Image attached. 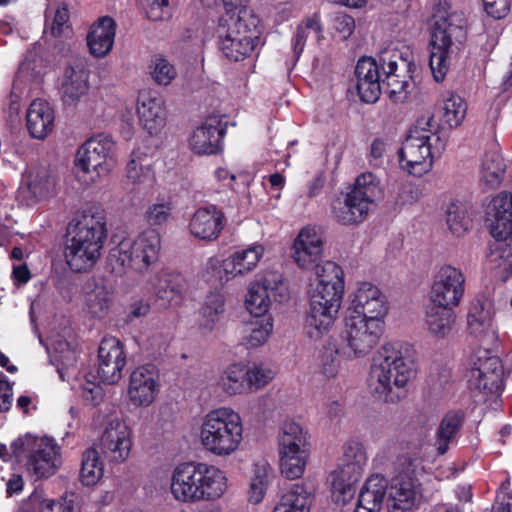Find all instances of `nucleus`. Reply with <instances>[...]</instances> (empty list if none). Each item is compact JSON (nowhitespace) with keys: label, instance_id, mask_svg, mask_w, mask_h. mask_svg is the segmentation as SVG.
I'll list each match as a JSON object with an SVG mask.
<instances>
[{"label":"nucleus","instance_id":"1","mask_svg":"<svg viewBox=\"0 0 512 512\" xmlns=\"http://www.w3.org/2000/svg\"><path fill=\"white\" fill-rule=\"evenodd\" d=\"M107 227L101 212H84L69 223L64 247V258L74 272L93 268L101 257Z\"/></svg>","mask_w":512,"mask_h":512},{"label":"nucleus","instance_id":"2","mask_svg":"<svg viewBox=\"0 0 512 512\" xmlns=\"http://www.w3.org/2000/svg\"><path fill=\"white\" fill-rule=\"evenodd\" d=\"M171 494L182 503L220 499L227 490V477L217 466L204 462L178 464L171 476Z\"/></svg>","mask_w":512,"mask_h":512},{"label":"nucleus","instance_id":"3","mask_svg":"<svg viewBox=\"0 0 512 512\" xmlns=\"http://www.w3.org/2000/svg\"><path fill=\"white\" fill-rule=\"evenodd\" d=\"M446 141L438 132L431 114L420 116L409 130L399 150L401 168L414 176L430 171L433 159L445 150Z\"/></svg>","mask_w":512,"mask_h":512},{"label":"nucleus","instance_id":"4","mask_svg":"<svg viewBox=\"0 0 512 512\" xmlns=\"http://www.w3.org/2000/svg\"><path fill=\"white\" fill-rule=\"evenodd\" d=\"M243 421L230 408L209 411L200 426V443L204 450L217 457H229L236 453L243 442Z\"/></svg>","mask_w":512,"mask_h":512},{"label":"nucleus","instance_id":"5","mask_svg":"<svg viewBox=\"0 0 512 512\" xmlns=\"http://www.w3.org/2000/svg\"><path fill=\"white\" fill-rule=\"evenodd\" d=\"M160 251V234L155 229H147L113 247L108 255V266L115 275H123L129 269L145 273L158 261Z\"/></svg>","mask_w":512,"mask_h":512},{"label":"nucleus","instance_id":"6","mask_svg":"<svg viewBox=\"0 0 512 512\" xmlns=\"http://www.w3.org/2000/svg\"><path fill=\"white\" fill-rule=\"evenodd\" d=\"M74 164L77 177L86 184H94L116 167V143L108 135H95L79 147Z\"/></svg>","mask_w":512,"mask_h":512},{"label":"nucleus","instance_id":"7","mask_svg":"<svg viewBox=\"0 0 512 512\" xmlns=\"http://www.w3.org/2000/svg\"><path fill=\"white\" fill-rule=\"evenodd\" d=\"M396 475L388 488L389 512L410 510L421 495V484L417 475L423 470L421 459L409 452L400 453L395 460Z\"/></svg>","mask_w":512,"mask_h":512},{"label":"nucleus","instance_id":"8","mask_svg":"<svg viewBox=\"0 0 512 512\" xmlns=\"http://www.w3.org/2000/svg\"><path fill=\"white\" fill-rule=\"evenodd\" d=\"M382 195L380 183L370 172L359 175L344 201H338L333 207L337 221L344 225L362 222L368 215L371 204Z\"/></svg>","mask_w":512,"mask_h":512},{"label":"nucleus","instance_id":"9","mask_svg":"<svg viewBox=\"0 0 512 512\" xmlns=\"http://www.w3.org/2000/svg\"><path fill=\"white\" fill-rule=\"evenodd\" d=\"M416 374L413 359L387 343L372 358L368 380L370 384H408Z\"/></svg>","mask_w":512,"mask_h":512},{"label":"nucleus","instance_id":"10","mask_svg":"<svg viewBox=\"0 0 512 512\" xmlns=\"http://www.w3.org/2000/svg\"><path fill=\"white\" fill-rule=\"evenodd\" d=\"M383 332L384 323L377 319L345 315L341 332L343 350L348 357H364L378 345Z\"/></svg>","mask_w":512,"mask_h":512},{"label":"nucleus","instance_id":"11","mask_svg":"<svg viewBox=\"0 0 512 512\" xmlns=\"http://www.w3.org/2000/svg\"><path fill=\"white\" fill-rule=\"evenodd\" d=\"M14 454L21 457L27 453L28 467L38 477H48L57 469L59 447L52 438L26 436L11 445Z\"/></svg>","mask_w":512,"mask_h":512},{"label":"nucleus","instance_id":"12","mask_svg":"<svg viewBox=\"0 0 512 512\" xmlns=\"http://www.w3.org/2000/svg\"><path fill=\"white\" fill-rule=\"evenodd\" d=\"M341 303L342 299L319 293L309 294L304 321L305 333L309 339L318 342L330 333L337 320Z\"/></svg>","mask_w":512,"mask_h":512},{"label":"nucleus","instance_id":"13","mask_svg":"<svg viewBox=\"0 0 512 512\" xmlns=\"http://www.w3.org/2000/svg\"><path fill=\"white\" fill-rule=\"evenodd\" d=\"M431 35V54L429 65L436 82L444 80L449 70V53L453 45L452 39L461 29L448 21V12H438L434 15Z\"/></svg>","mask_w":512,"mask_h":512},{"label":"nucleus","instance_id":"14","mask_svg":"<svg viewBox=\"0 0 512 512\" xmlns=\"http://www.w3.org/2000/svg\"><path fill=\"white\" fill-rule=\"evenodd\" d=\"M465 275L457 267L443 265L435 273L429 293L431 304L454 309L459 306L465 292Z\"/></svg>","mask_w":512,"mask_h":512},{"label":"nucleus","instance_id":"15","mask_svg":"<svg viewBox=\"0 0 512 512\" xmlns=\"http://www.w3.org/2000/svg\"><path fill=\"white\" fill-rule=\"evenodd\" d=\"M389 303L384 293L370 282H362L349 295L345 315L363 316L385 323Z\"/></svg>","mask_w":512,"mask_h":512},{"label":"nucleus","instance_id":"16","mask_svg":"<svg viewBox=\"0 0 512 512\" xmlns=\"http://www.w3.org/2000/svg\"><path fill=\"white\" fill-rule=\"evenodd\" d=\"M271 295L276 301L282 302L288 298L287 289L278 273L266 275L262 281L253 282L249 285L245 306L255 318L266 317L271 305Z\"/></svg>","mask_w":512,"mask_h":512},{"label":"nucleus","instance_id":"17","mask_svg":"<svg viewBox=\"0 0 512 512\" xmlns=\"http://www.w3.org/2000/svg\"><path fill=\"white\" fill-rule=\"evenodd\" d=\"M204 5L222 4L225 15L220 19L218 36L219 40L230 38H242V36L257 37L258 32L254 23L249 24L244 16H241L245 8L246 0H200Z\"/></svg>","mask_w":512,"mask_h":512},{"label":"nucleus","instance_id":"18","mask_svg":"<svg viewBox=\"0 0 512 512\" xmlns=\"http://www.w3.org/2000/svg\"><path fill=\"white\" fill-rule=\"evenodd\" d=\"M98 377L101 384H117L126 364L123 345L114 336H105L98 349Z\"/></svg>","mask_w":512,"mask_h":512},{"label":"nucleus","instance_id":"19","mask_svg":"<svg viewBox=\"0 0 512 512\" xmlns=\"http://www.w3.org/2000/svg\"><path fill=\"white\" fill-rule=\"evenodd\" d=\"M494 302L488 294H480L471 304L467 323L469 331L475 337L493 342L498 338V329L494 321Z\"/></svg>","mask_w":512,"mask_h":512},{"label":"nucleus","instance_id":"20","mask_svg":"<svg viewBox=\"0 0 512 512\" xmlns=\"http://www.w3.org/2000/svg\"><path fill=\"white\" fill-rule=\"evenodd\" d=\"M132 447L131 430L121 419L109 422L101 437V450L105 458L113 463H123Z\"/></svg>","mask_w":512,"mask_h":512},{"label":"nucleus","instance_id":"21","mask_svg":"<svg viewBox=\"0 0 512 512\" xmlns=\"http://www.w3.org/2000/svg\"><path fill=\"white\" fill-rule=\"evenodd\" d=\"M55 191V179L45 167L29 169L23 176L18 190L19 199L33 206L51 197Z\"/></svg>","mask_w":512,"mask_h":512},{"label":"nucleus","instance_id":"22","mask_svg":"<svg viewBox=\"0 0 512 512\" xmlns=\"http://www.w3.org/2000/svg\"><path fill=\"white\" fill-rule=\"evenodd\" d=\"M264 254L265 247L258 242L236 250L222 261L220 280L229 281L246 276L256 269Z\"/></svg>","mask_w":512,"mask_h":512},{"label":"nucleus","instance_id":"23","mask_svg":"<svg viewBox=\"0 0 512 512\" xmlns=\"http://www.w3.org/2000/svg\"><path fill=\"white\" fill-rule=\"evenodd\" d=\"M137 114L142 128L151 136L159 135L166 125L165 103L150 91L139 93Z\"/></svg>","mask_w":512,"mask_h":512},{"label":"nucleus","instance_id":"24","mask_svg":"<svg viewBox=\"0 0 512 512\" xmlns=\"http://www.w3.org/2000/svg\"><path fill=\"white\" fill-rule=\"evenodd\" d=\"M323 245V239L316 228L306 226L294 240L293 259L300 268L313 269L322 257Z\"/></svg>","mask_w":512,"mask_h":512},{"label":"nucleus","instance_id":"25","mask_svg":"<svg viewBox=\"0 0 512 512\" xmlns=\"http://www.w3.org/2000/svg\"><path fill=\"white\" fill-rule=\"evenodd\" d=\"M487 216L492 237L496 241L507 240L512 234V194L500 192L493 197Z\"/></svg>","mask_w":512,"mask_h":512},{"label":"nucleus","instance_id":"26","mask_svg":"<svg viewBox=\"0 0 512 512\" xmlns=\"http://www.w3.org/2000/svg\"><path fill=\"white\" fill-rule=\"evenodd\" d=\"M224 135L222 120L218 116H209L190 136L189 146L198 155H211L221 148Z\"/></svg>","mask_w":512,"mask_h":512},{"label":"nucleus","instance_id":"27","mask_svg":"<svg viewBox=\"0 0 512 512\" xmlns=\"http://www.w3.org/2000/svg\"><path fill=\"white\" fill-rule=\"evenodd\" d=\"M356 86L360 99L375 103L381 95L379 65L371 57H362L355 68Z\"/></svg>","mask_w":512,"mask_h":512},{"label":"nucleus","instance_id":"28","mask_svg":"<svg viewBox=\"0 0 512 512\" xmlns=\"http://www.w3.org/2000/svg\"><path fill=\"white\" fill-rule=\"evenodd\" d=\"M224 227V215L215 206L198 208L189 223L191 234L204 241L216 240Z\"/></svg>","mask_w":512,"mask_h":512},{"label":"nucleus","instance_id":"29","mask_svg":"<svg viewBox=\"0 0 512 512\" xmlns=\"http://www.w3.org/2000/svg\"><path fill=\"white\" fill-rule=\"evenodd\" d=\"M503 366L499 357L489 350L480 349L473 357V366L468 375V384H498L502 380Z\"/></svg>","mask_w":512,"mask_h":512},{"label":"nucleus","instance_id":"30","mask_svg":"<svg viewBox=\"0 0 512 512\" xmlns=\"http://www.w3.org/2000/svg\"><path fill=\"white\" fill-rule=\"evenodd\" d=\"M314 269L317 283L310 293L343 299L345 283L342 268L333 261H325Z\"/></svg>","mask_w":512,"mask_h":512},{"label":"nucleus","instance_id":"31","mask_svg":"<svg viewBox=\"0 0 512 512\" xmlns=\"http://www.w3.org/2000/svg\"><path fill=\"white\" fill-rule=\"evenodd\" d=\"M151 286L161 301L160 306L166 307L180 302L186 289V280L180 273L162 271L151 279Z\"/></svg>","mask_w":512,"mask_h":512},{"label":"nucleus","instance_id":"32","mask_svg":"<svg viewBox=\"0 0 512 512\" xmlns=\"http://www.w3.org/2000/svg\"><path fill=\"white\" fill-rule=\"evenodd\" d=\"M88 77L87 71L80 65L65 68L59 90L65 105H76L86 95L89 89Z\"/></svg>","mask_w":512,"mask_h":512},{"label":"nucleus","instance_id":"33","mask_svg":"<svg viewBox=\"0 0 512 512\" xmlns=\"http://www.w3.org/2000/svg\"><path fill=\"white\" fill-rule=\"evenodd\" d=\"M27 128L33 138L44 139L54 128L55 114L43 99H35L27 110Z\"/></svg>","mask_w":512,"mask_h":512},{"label":"nucleus","instance_id":"34","mask_svg":"<svg viewBox=\"0 0 512 512\" xmlns=\"http://www.w3.org/2000/svg\"><path fill=\"white\" fill-rule=\"evenodd\" d=\"M385 78L382 80L386 87L389 98L395 103L405 102L409 94L414 89V81L411 75L398 74V64L396 61L390 60L386 64H382Z\"/></svg>","mask_w":512,"mask_h":512},{"label":"nucleus","instance_id":"35","mask_svg":"<svg viewBox=\"0 0 512 512\" xmlns=\"http://www.w3.org/2000/svg\"><path fill=\"white\" fill-rule=\"evenodd\" d=\"M115 22L112 18L104 16L95 23L87 36V44L92 55L101 58L108 54L114 44Z\"/></svg>","mask_w":512,"mask_h":512},{"label":"nucleus","instance_id":"36","mask_svg":"<svg viewBox=\"0 0 512 512\" xmlns=\"http://www.w3.org/2000/svg\"><path fill=\"white\" fill-rule=\"evenodd\" d=\"M387 487V481L383 476H370L359 493L354 512H379Z\"/></svg>","mask_w":512,"mask_h":512},{"label":"nucleus","instance_id":"37","mask_svg":"<svg viewBox=\"0 0 512 512\" xmlns=\"http://www.w3.org/2000/svg\"><path fill=\"white\" fill-rule=\"evenodd\" d=\"M506 164L498 148L487 150L480 159V181L490 189L497 188L505 175Z\"/></svg>","mask_w":512,"mask_h":512},{"label":"nucleus","instance_id":"38","mask_svg":"<svg viewBox=\"0 0 512 512\" xmlns=\"http://www.w3.org/2000/svg\"><path fill=\"white\" fill-rule=\"evenodd\" d=\"M225 312V298L220 292H210L200 310L198 325L203 334L211 333Z\"/></svg>","mask_w":512,"mask_h":512},{"label":"nucleus","instance_id":"39","mask_svg":"<svg viewBox=\"0 0 512 512\" xmlns=\"http://www.w3.org/2000/svg\"><path fill=\"white\" fill-rule=\"evenodd\" d=\"M279 451L310 452L308 431L295 421H285L279 434Z\"/></svg>","mask_w":512,"mask_h":512},{"label":"nucleus","instance_id":"40","mask_svg":"<svg viewBox=\"0 0 512 512\" xmlns=\"http://www.w3.org/2000/svg\"><path fill=\"white\" fill-rule=\"evenodd\" d=\"M224 375L226 380L233 383L268 384L274 378V371L263 365L248 369L243 363H234L225 370Z\"/></svg>","mask_w":512,"mask_h":512},{"label":"nucleus","instance_id":"41","mask_svg":"<svg viewBox=\"0 0 512 512\" xmlns=\"http://www.w3.org/2000/svg\"><path fill=\"white\" fill-rule=\"evenodd\" d=\"M455 323L453 309L440 306L427 307L425 312V325L429 334L435 338L443 339L452 331Z\"/></svg>","mask_w":512,"mask_h":512},{"label":"nucleus","instance_id":"42","mask_svg":"<svg viewBox=\"0 0 512 512\" xmlns=\"http://www.w3.org/2000/svg\"><path fill=\"white\" fill-rule=\"evenodd\" d=\"M487 265L494 273V276L506 281L512 276V240L510 243L497 241L491 248L488 255Z\"/></svg>","mask_w":512,"mask_h":512},{"label":"nucleus","instance_id":"43","mask_svg":"<svg viewBox=\"0 0 512 512\" xmlns=\"http://www.w3.org/2000/svg\"><path fill=\"white\" fill-rule=\"evenodd\" d=\"M126 178L135 186H149L154 182V173L147 155L133 150L126 165Z\"/></svg>","mask_w":512,"mask_h":512},{"label":"nucleus","instance_id":"44","mask_svg":"<svg viewBox=\"0 0 512 512\" xmlns=\"http://www.w3.org/2000/svg\"><path fill=\"white\" fill-rule=\"evenodd\" d=\"M273 318L259 317L246 324L242 343L248 348H258L264 345L273 333Z\"/></svg>","mask_w":512,"mask_h":512},{"label":"nucleus","instance_id":"45","mask_svg":"<svg viewBox=\"0 0 512 512\" xmlns=\"http://www.w3.org/2000/svg\"><path fill=\"white\" fill-rule=\"evenodd\" d=\"M310 493L303 485L293 484L280 498L273 512H309Z\"/></svg>","mask_w":512,"mask_h":512},{"label":"nucleus","instance_id":"46","mask_svg":"<svg viewBox=\"0 0 512 512\" xmlns=\"http://www.w3.org/2000/svg\"><path fill=\"white\" fill-rule=\"evenodd\" d=\"M467 113L466 101L458 94L449 92L443 98L442 120L450 128L459 127Z\"/></svg>","mask_w":512,"mask_h":512},{"label":"nucleus","instance_id":"47","mask_svg":"<svg viewBox=\"0 0 512 512\" xmlns=\"http://www.w3.org/2000/svg\"><path fill=\"white\" fill-rule=\"evenodd\" d=\"M322 31L323 29L320 22V17L317 13L306 17L297 25L296 31L291 40V45L296 60H298L301 56L309 34L314 32L318 37H322Z\"/></svg>","mask_w":512,"mask_h":512},{"label":"nucleus","instance_id":"48","mask_svg":"<svg viewBox=\"0 0 512 512\" xmlns=\"http://www.w3.org/2000/svg\"><path fill=\"white\" fill-rule=\"evenodd\" d=\"M281 474L289 480L300 478L306 469L310 452L279 451Z\"/></svg>","mask_w":512,"mask_h":512},{"label":"nucleus","instance_id":"49","mask_svg":"<svg viewBox=\"0 0 512 512\" xmlns=\"http://www.w3.org/2000/svg\"><path fill=\"white\" fill-rule=\"evenodd\" d=\"M257 37L242 36V38H230L219 40L222 53L230 60L240 61L249 56L255 47Z\"/></svg>","mask_w":512,"mask_h":512},{"label":"nucleus","instance_id":"50","mask_svg":"<svg viewBox=\"0 0 512 512\" xmlns=\"http://www.w3.org/2000/svg\"><path fill=\"white\" fill-rule=\"evenodd\" d=\"M103 475V464L95 448H88L82 456L80 480L86 486L96 484Z\"/></svg>","mask_w":512,"mask_h":512},{"label":"nucleus","instance_id":"51","mask_svg":"<svg viewBox=\"0 0 512 512\" xmlns=\"http://www.w3.org/2000/svg\"><path fill=\"white\" fill-rule=\"evenodd\" d=\"M463 417L460 412H449L442 419L437 432V450L443 455L448 450L450 440L461 426Z\"/></svg>","mask_w":512,"mask_h":512},{"label":"nucleus","instance_id":"52","mask_svg":"<svg viewBox=\"0 0 512 512\" xmlns=\"http://www.w3.org/2000/svg\"><path fill=\"white\" fill-rule=\"evenodd\" d=\"M86 304L93 317L101 318L107 314L112 304V295L101 286L87 294Z\"/></svg>","mask_w":512,"mask_h":512},{"label":"nucleus","instance_id":"53","mask_svg":"<svg viewBox=\"0 0 512 512\" xmlns=\"http://www.w3.org/2000/svg\"><path fill=\"white\" fill-rule=\"evenodd\" d=\"M150 76L158 85L167 86L177 76L175 66L162 56H155L150 62Z\"/></svg>","mask_w":512,"mask_h":512},{"label":"nucleus","instance_id":"54","mask_svg":"<svg viewBox=\"0 0 512 512\" xmlns=\"http://www.w3.org/2000/svg\"><path fill=\"white\" fill-rule=\"evenodd\" d=\"M30 504L38 512H77V505L73 496L63 497L59 501L52 499L40 500L37 496H34L30 499Z\"/></svg>","mask_w":512,"mask_h":512},{"label":"nucleus","instance_id":"55","mask_svg":"<svg viewBox=\"0 0 512 512\" xmlns=\"http://www.w3.org/2000/svg\"><path fill=\"white\" fill-rule=\"evenodd\" d=\"M447 224L449 229L456 235H461L469 229L470 219L467 216L466 208L461 203H451L447 207Z\"/></svg>","mask_w":512,"mask_h":512},{"label":"nucleus","instance_id":"56","mask_svg":"<svg viewBox=\"0 0 512 512\" xmlns=\"http://www.w3.org/2000/svg\"><path fill=\"white\" fill-rule=\"evenodd\" d=\"M340 462L365 467L367 464V454L363 444L356 440L347 441L343 445V454Z\"/></svg>","mask_w":512,"mask_h":512},{"label":"nucleus","instance_id":"57","mask_svg":"<svg viewBox=\"0 0 512 512\" xmlns=\"http://www.w3.org/2000/svg\"><path fill=\"white\" fill-rule=\"evenodd\" d=\"M171 212V202L162 200L151 204L147 208L145 212V219L148 224L152 226L162 225L169 220Z\"/></svg>","mask_w":512,"mask_h":512},{"label":"nucleus","instance_id":"58","mask_svg":"<svg viewBox=\"0 0 512 512\" xmlns=\"http://www.w3.org/2000/svg\"><path fill=\"white\" fill-rule=\"evenodd\" d=\"M50 341L56 360L66 367L73 365L76 361V353L72 348L71 343L60 336L51 338Z\"/></svg>","mask_w":512,"mask_h":512},{"label":"nucleus","instance_id":"59","mask_svg":"<svg viewBox=\"0 0 512 512\" xmlns=\"http://www.w3.org/2000/svg\"><path fill=\"white\" fill-rule=\"evenodd\" d=\"M157 386H129L128 396L130 402L135 406H148L154 399L158 390Z\"/></svg>","mask_w":512,"mask_h":512},{"label":"nucleus","instance_id":"60","mask_svg":"<svg viewBox=\"0 0 512 512\" xmlns=\"http://www.w3.org/2000/svg\"><path fill=\"white\" fill-rule=\"evenodd\" d=\"M160 373L154 364H145L137 367L130 376V384H157Z\"/></svg>","mask_w":512,"mask_h":512},{"label":"nucleus","instance_id":"61","mask_svg":"<svg viewBox=\"0 0 512 512\" xmlns=\"http://www.w3.org/2000/svg\"><path fill=\"white\" fill-rule=\"evenodd\" d=\"M356 483L344 482L338 479L332 478V498L337 504L348 503L356 493Z\"/></svg>","mask_w":512,"mask_h":512},{"label":"nucleus","instance_id":"62","mask_svg":"<svg viewBox=\"0 0 512 512\" xmlns=\"http://www.w3.org/2000/svg\"><path fill=\"white\" fill-rule=\"evenodd\" d=\"M365 467L353 466L348 463L339 462L337 469L332 473L331 478L358 484L362 479Z\"/></svg>","mask_w":512,"mask_h":512},{"label":"nucleus","instance_id":"63","mask_svg":"<svg viewBox=\"0 0 512 512\" xmlns=\"http://www.w3.org/2000/svg\"><path fill=\"white\" fill-rule=\"evenodd\" d=\"M146 15L153 21H160L168 18L169 1L168 0H141Z\"/></svg>","mask_w":512,"mask_h":512},{"label":"nucleus","instance_id":"64","mask_svg":"<svg viewBox=\"0 0 512 512\" xmlns=\"http://www.w3.org/2000/svg\"><path fill=\"white\" fill-rule=\"evenodd\" d=\"M332 28L342 39H347L355 30V20L344 12L335 13L332 17Z\"/></svg>","mask_w":512,"mask_h":512}]
</instances>
